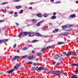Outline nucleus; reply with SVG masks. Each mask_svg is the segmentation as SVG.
<instances>
[{
	"label": "nucleus",
	"instance_id": "36",
	"mask_svg": "<svg viewBox=\"0 0 78 78\" xmlns=\"http://www.w3.org/2000/svg\"><path fill=\"white\" fill-rule=\"evenodd\" d=\"M7 3H8L7 2H3L2 3V5H5L6 4H7Z\"/></svg>",
	"mask_w": 78,
	"mask_h": 78
},
{
	"label": "nucleus",
	"instance_id": "5",
	"mask_svg": "<svg viewBox=\"0 0 78 78\" xmlns=\"http://www.w3.org/2000/svg\"><path fill=\"white\" fill-rule=\"evenodd\" d=\"M29 36H30V37H32V36H34V33L30 32H29Z\"/></svg>",
	"mask_w": 78,
	"mask_h": 78
},
{
	"label": "nucleus",
	"instance_id": "40",
	"mask_svg": "<svg viewBox=\"0 0 78 78\" xmlns=\"http://www.w3.org/2000/svg\"><path fill=\"white\" fill-rule=\"evenodd\" d=\"M13 12L12 11H11V12H9V14H12L13 13Z\"/></svg>",
	"mask_w": 78,
	"mask_h": 78
},
{
	"label": "nucleus",
	"instance_id": "63",
	"mask_svg": "<svg viewBox=\"0 0 78 78\" xmlns=\"http://www.w3.org/2000/svg\"><path fill=\"white\" fill-rule=\"evenodd\" d=\"M2 21H3L1 20V21H0V22H2Z\"/></svg>",
	"mask_w": 78,
	"mask_h": 78
},
{
	"label": "nucleus",
	"instance_id": "58",
	"mask_svg": "<svg viewBox=\"0 0 78 78\" xmlns=\"http://www.w3.org/2000/svg\"><path fill=\"white\" fill-rule=\"evenodd\" d=\"M2 43V40H0V44H1Z\"/></svg>",
	"mask_w": 78,
	"mask_h": 78
},
{
	"label": "nucleus",
	"instance_id": "52",
	"mask_svg": "<svg viewBox=\"0 0 78 78\" xmlns=\"http://www.w3.org/2000/svg\"><path fill=\"white\" fill-rule=\"evenodd\" d=\"M32 53H34V51H32Z\"/></svg>",
	"mask_w": 78,
	"mask_h": 78
},
{
	"label": "nucleus",
	"instance_id": "19",
	"mask_svg": "<svg viewBox=\"0 0 78 78\" xmlns=\"http://www.w3.org/2000/svg\"><path fill=\"white\" fill-rule=\"evenodd\" d=\"M2 42H6L8 41L7 39H4L2 40Z\"/></svg>",
	"mask_w": 78,
	"mask_h": 78
},
{
	"label": "nucleus",
	"instance_id": "17",
	"mask_svg": "<svg viewBox=\"0 0 78 78\" xmlns=\"http://www.w3.org/2000/svg\"><path fill=\"white\" fill-rule=\"evenodd\" d=\"M36 70V68L35 67H32L31 69V70H32V71H34Z\"/></svg>",
	"mask_w": 78,
	"mask_h": 78
},
{
	"label": "nucleus",
	"instance_id": "55",
	"mask_svg": "<svg viewBox=\"0 0 78 78\" xmlns=\"http://www.w3.org/2000/svg\"><path fill=\"white\" fill-rule=\"evenodd\" d=\"M51 2H54V0H51Z\"/></svg>",
	"mask_w": 78,
	"mask_h": 78
},
{
	"label": "nucleus",
	"instance_id": "59",
	"mask_svg": "<svg viewBox=\"0 0 78 78\" xmlns=\"http://www.w3.org/2000/svg\"><path fill=\"white\" fill-rule=\"evenodd\" d=\"M14 17H17V15H14Z\"/></svg>",
	"mask_w": 78,
	"mask_h": 78
},
{
	"label": "nucleus",
	"instance_id": "49",
	"mask_svg": "<svg viewBox=\"0 0 78 78\" xmlns=\"http://www.w3.org/2000/svg\"><path fill=\"white\" fill-rule=\"evenodd\" d=\"M47 48H44V50H47Z\"/></svg>",
	"mask_w": 78,
	"mask_h": 78
},
{
	"label": "nucleus",
	"instance_id": "8",
	"mask_svg": "<svg viewBox=\"0 0 78 78\" xmlns=\"http://www.w3.org/2000/svg\"><path fill=\"white\" fill-rule=\"evenodd\" d=\"M20 58V57L19 56H14L13 58H12V60L13 61H14V60H16V59H19Z\"/></svg>",
	"mask_w": 78,
	"mask_h": 78
},
{
	"label": "nucleus",
	"instance_id": "62",
	"mask_svg": "<svg viewBox=\"0 0 78 78\" xmlns=\"http://www.w3.org/2000/svg\"><path fill=\"white\" fill-rule=\"evenodd\" d=\"M38 66H39V65H40V64L39 63H38Z\"/></svg>",
	"mask_w": 78,
	"mask_h": 78
},
{
	"label": "nucleus",
	"instance_id": "14",
	"mask_svg": "<svg viewBox=\"0 0 78 78\" xmlns=\"http://www.w3.org/2000/svg\"><path fill=\"white\" fill-rule=\"evenodd\" d=\"M60 61H64V58H61V57H60V58H59V59Z\"/></svg>",
	"mask_w": 78,
	"mask_h": 78
},
{
	"label": "nucleus",
	"instance_id": "9",
	"mask_svg": "<svg viewBox=\"0 0 78 78\" xmlns=\"http://www.w3.org/2000/svg\"><path fill=\"white\" fill-rule=\"evenodd\" d=\"M72 25H69L68 27L66 26H63L62 27V28H63V29H65V28H68V27H72Z\"/></svg>",
	"mask_w": 78,
	"mask_h": 78
},
{
	"label": "nucleus",
	"instance_id": "41",
	"mask_svg": "<svg viewBox=\"0 0 78 78\" xmlns=\"http://www.w3.org/2000/svg\"><path fill=\"white\" fill-rule=\"evenodd\" d=\"M16 66H17V67H20V66L19 64H16Z\"/></svg>",
	"mask_w": 78,
	"mask_h": 78
},
{
	"label": "nucleus",
	"instance_id": "29",
	"mask_svg": "<svg viewBox=\"0 0 78 78\" xmlns=\"http://www.w3.org/2000/svg\"><path fill=\"white\" fill-rule=\"evenodd\" d=\"M63 44H64V42H59L58 43V45Z\"/></svg>",
	"mask_w": 78,
	"mask_h": 78
},
{
	"label": "nucleus",
	"instance_id": "46",
	"mask_svg": "<svg viewBox=\"0 0 78 78\" xmlns=\"http://www.w3.org/2000/svg\"><path fill=\"white\" fill-rule=\"evenodd\" d=\"M30 64V62H29L27 63V64L28 65Z\"/></svg>",
	"mask_w": 78,
	"mask_h": 78
},
{
	"label": "nucleus",
	"instance_id": "34",
	"mask_svg": "<svg viewBox=\"0 0 78 78\" xmlns=\"http://www.w3.org/2000/svg\"><path fill=\"white\" fill-rule=\"evenodd\" d=\"M23 50H27V47H25L23 48Z\"/></svg>",
	"mask_w": 78,
	"mask_h": 78
},
{
	"label": "nucleus",
	"instance_id": "60",
	"mask_svg": "<svg viewBox=\"0 0 78 78\" xmlns=\"http://www.w3.org/2000/svg\"><path fill=\"white\" fill-rule=\"evenodd\" d=\"M17 14V12H15V14Z\"/></svg>",
	"mask_w": 78,
	"mask_h": 78
},
{
	"label": "nucleus",
	"instance_id": "38",
	"mask_svg": "<svg viewBox=\"0 0 78 78\" xmlns=\"http://www.w3.org/2000/svg\"><path fill=\"white\" fill-rule=\"evenodd\" d=\"M22 34H23V33L22 32H21L20 34H19V36H21V35H22Z\"/></svg>",
	"mask_w": 78,
	"mask_h": 78
},
{
	"label": "nucleus",
	"instance_id": "21",
	"mask_svg": "<svg viewBox=\"0 0 78 78\" xmlns=\"http://www.w3.org/2000/svg\"><path fill=\"white\" fill-rule=\"evenodd\" d=\"M22 8V6H17L16 7V9H20V8Z\"/></svg>",
	"mask_w": 78,
	"mask_h": 78
},
{
	"label": "nucleus",
	"instance_id": "3",
	"mask_svg": "<svg viewBox=\"0 0 78 78\" xmlns=\"http://www.w3.org/2000/svg\"><path fill=\"white\" fill-rule=\"evenodd\" d=\"M34 58H35V57L34 55L29 56L28 57V58L29 60H32V59H34Z\"/></svg>",
	"mask_w": 78,
	"mask_h": 78
},
{
	"label": "nucleus",
	"instance_id": "20",
	"mask_svg": "<svg viewBox=\"0 0 78 78\" xmlns=\"http://www.w3.org/2000/svg\"><path fill=\"white\" fill-rule=\"evenodd\" d=\"M27 55L23 56L21 57V58H22L23 59H25V58H27Z\"/></svg>",
	"mask_w": 78,
	"mask_h": 78
},
{
	"label": "nucleus",
	"instance_id": "28",
	"mask_svg": "<svg viewBox=\"0 0 78 78\" xmlns=\"http://www.w3.org/2000/svg\"><path fill=\"white\" fill-rule=\"evenodd\" d=\"M48 16V14H45L43 15V16H44V17H47Z\"/></svg>",
	"mask_w": 78,
	"mask_h": 78
},
{
	"label": "nucleus",
	"instance_id": "56",
	"mask_svg": "<svg viewBox=\"0 0 78 78\" xmlns=\"http://www.w3.org/2000/svg\"><path fill=\"white\" fill-rule=\"evenodd\" d=\"M16 25L17 26H19V23H16Z\"/></svg>",
	"mask_w": 78,
	"mask_h": 78
},
{
	"label": "nucleus",
	"instance_id": "1",
	"mask_svg": "<svg viewBox=\"0 0 78 78\" xmlns=\"http://www.w3.org/2000/svg\"><path fill=\"white\" fill-rule=\"evenodd\" d=\"M49 73H51L55 74V75H56V76H60L61 75V74L59 73V71H50Z\"/></svg>",
	"mask_w": 78,
	"mask_h": 78
},
{
	"label": "nucleus",
	"instance_id": "42",
	"mask_svg": "<svg viewBox=\"0 0 78 78\" xmlns=\"http://www.w3.org/2000/svg\"><path fill=\"white\" fill-rule=\"evenodd\" d=\"M2 11L4 13H5V12H6V10H2Z\"/></svg>",
	"mask_w": 78,
	"mask_h": 78
},
{
	"label": "nucleus",
	"instance_id": "31",
	"mask_svg": "<svg viewBox=\"0 0 78 78\" xmlns=\"http://www.w3.org/2000/svg\"><path fill=\"white\" fill-rule=\"evenodd\" d=\"M14 69H16V70L18 69V68L17 67V66H15L14 67Z\"/></svg>",
	"mask_w": 78,
	"mask_h": 78
},
{
	"label": "nucleus",
	"instance_id": "47",
	"mask_svg": "<svg viewBox=\"0 0 78 78\" xmlns=\"http://www.w3.org/2000/svg\"><path fill=\"white\" fill-rule=\"evenodd\" d=\"M43 36L44 37H47V36H44L43 35H42V37Z\"/></svg>",
	"mask_w": 78,
	"mask_h": 78
},
{
	"label": "nucleus",
	"instance_id": "4",
	"mask_svg": "<svg viewBox=\"0 0 78 78\" xmlns=\"http://www.w3.org/2000/svg\"><path fill=\"white\" fill-rule=\"evenodd\" d=\"M44 67H40L39 68H38L37 71L38 72H41V70H44Z\"/></svg>",
	"mask_w": 78,
	"mask_h": 78
},
{
	"label": "nucleus",
	"instance_id": "48",
	"mask_svg": "<svg viewBox=\"0 0 78 78\" xmlns=\"http://www.w3.org/2000/svg\"><path fill=\"white\" fill-rule=\"evenodd\" d=\"M33 9V8H32V7H29L30 9Z\"/></svg>",
	"mask_w": 78,
	"mask_h": 78
},
{
	"label": "nucleus",
	"instance_id": "27",
	"mask_svg": "<svg viewBox=\"0 0 78 78\" xmlns=\"http://www.w3.org/2000/svg\"><path fill=\"white\" fill-rule=\"evenodd\" d=\"M75 74H77L78 73V69H76L75 72Z\"/></svg>",
	"mask_w": 78,
	"mask_h": 78
},
{
	"label": "nucleus",
	"instance_id": "43",
	"mask_svg": "<svg viewBox=\"0 0 78 78\" xmlns=\"http://www.w3.org/2000/svg\"><path fill=\"white\" fill-rule=\"evenodd\" d=\"M55 64H56V62H52V64L53 65H55Z\"/></svg>",
	"mask_w": 78,
	"mask_h": 78
},
{
	"label": "nucleus",
	"instance_id": "25",
	"mask_svg": "<svg viewBox=\"0 0 78 78\" xmlns=\"http://www.w3.org/2000/svg\"><path fill=\"white\" fill-rule=\"evenodd\" d=\"M69 34L68 33H64L63 34V36H66V35H68Z\"/></svg>",
	"mask_w": 78,
	"mask_h": 78
},
{
	"label": "nucleus",
	"instance_id": "30",
	"mask_svg": "<svg viewBox=\"0 0 78 78\" xmlns=\"http://www.w3.org/2000/svg\"><path fill=\"white\" fill-rule=\"evenodd\" d=\"M23 12V10H22L20 11L19 12V13L20 14H22V12Z\"/></svg>",
	"mask_w": 78,
	"mask_h": 78
},
{
	"label": "nucleus",
	"instance_id": "32",
	"mask_svg": "<svg viewBox=\"0 0 78 78\" xmlns=\"http://www.w3.org/2000/svg\"><path fill=\"white\" fill-rule=\"evenodd\" d=\"M42 55V53H38V54H37V56H41V55Z\"/></svg>",
	"mask_w": 78,
	"mask_h": 78
},
{
	"label": "nucleus",
	"instance_id": "18",
	"mask_svg": "<svg viewBox=\"0 0 78 78\" xmlns=\"http://www.w3.org/2000/svg\"><path fill=\"white\" fill-rule=\"evenodd\" d=\"M69 52H68V53L67 54L66 53V52H64L63 53V55H66V56H69Z\"/></svg>",
	"mask_w": 78,
	"mask_h": 78
},
{
	"label": "nucleus",
	"instance_id": "2",
	"mask_svg": "<svg viewBox=\"0 0 78 78\" xmlns=\"http://www.w3.org/2000/svg\"><path fill=\"white\" fill-rule=\"evenodd\" d=\"M61 56H62V55L61 54H59L57 55H56L55 56V58L56 59H58V58H61Z\"/></svg>",
	"mask_w": 78,
	"mask_h": 78
},
{
	"label": "nucleus",
	"instance_id": "7",
	"mask_svg": "<svg viewBox=\"0 0 78 78\" xmlns=\"http://www.w3.org/2000/svg\"><path fill=\"white\" fill-rule=\"evenodd\" d=\"M76 53H77V52H71L70 54H69V55H68V56H70L71 55H72V56H73V55H75V54Z\"/></svg>",
	"mask_w": 78,
	"mask_h": 78
},
{
	"label": "nucleus",
	"instance_id": "10",
	"mask_svg": "<svg viewBox=\"0 0 78 78\" xmlns=\"http://www.w3.org/2000/svg\"><path fill=\"white\" fill-rule=\"evenodd\" d=\"M37 16V17H42V15L41 14L39 13H37L36 14Z\"/></svg>",
	"mask_w": 78,
	"mask_h": 78
},
{
	"label": "nucleus",
	"instance_id": "33",
	"mask_svg": "<svg viewBox=\"0 0 78 78\" xmlns=\"http://www.w3.org/2000/svg\"><path fill=\"white\" fill-rule=\"evenodd\" d=\"M73 66H78V64L76 63H74L73 64Z\"/></svg>",
	"mask_w": 78,
	"mask_h": 78
},
{
	"label": "nucleus",
	"instance_id": "61",
	"mask_svg": "<svg viewBox=\"0 0 78 78\" xmlns=\"http://www.w3.org/2000/svg\"><path fill=\"white\" fill-rule=\"evenodd\" d=\"M36 60H37V61H38V60H39V59H36Z\"/></svg>",
	"mask_w": 78,
	"mask_h": 78
},
{
	"label": "nucleus",
	"instance_id": "26",
	"mask_svg": "<svg viewBox=\"0 0 78 78\" xmlns=\"http://www.w3.org/2000/svg\"><path fill=\"white\" fill-rule=\"evenodd\" d=\"M72 77L73 78H77V76H76L75 75H73V76H72Z\"/></svg>",
	"mask_w": 78,
	"mask_h": 78
},
{
	"label": "nucleus",
	"instance_id": "11",
	"mask_svg": "<svg viewBox=\"0 0 78 78\" xmlns=\"http://www.w3.org/2000/svg\"><path fill=\"white\" fill-rule=\"evenodd\" d=\"M35 35L37 36H40V37H42V35L39 33H36L35 34Z\"/></svg>",
	"mask_w": 78,
	"mask_h": 78
},
{
	"label": "nucleus",
	"instance_id": "12",
	"mask_svg": "<svg viewBox=\"0 0 78 78\" xmlns=\"http://www.w3.org/2000/svg\"><path fill=\"white\" fill-rule=\"evenodd\" d=\"M70 16V17H71V18H75V17H76V15L75 14H73L71 15Z\"/></svg>",
	"mask_w": 78,
	"mask_h": 78
},
{
	"label": "nucleus",
	"instance_id": "15",
	"mask_svg": "<svg viewBox=\"0 0 78 78\" xmlns=\"http://www.w3.org/2000/svg\"><path fill=\"white\" fill-rule=\"evenodd\" d=\"M56 18V16L54 15L51 16V19H52V20H53L54 19H55Z\"/></svg>",
	"mask_w": 78,
	"mask_h": 78
},
{
	"label": "nucleus",
	"instance_id": "23",
	"mask_svg": "<svg viewBox=\"0 0 78 78\" xmlns=\"http://www.w3.org/2000/svg\"><path fill=\"white\" fill-rule=\"evenodd\" d=\"M38 41L37 40H34L32 41V42L33 43H34V42H38Z\"/></svg>",
	"mask_w": 78,
	"mask_h": 78
},
{
	"label": "nucleus",
	"instance_id": "64",
	"mask_svg": "<svg viewBox=\"0 0 78 78\" xmlns=\"http://www.w3.org/2000/svg\"><path fill=\"white\" fill-rule=\"evenodd\" d=\"M24 78V77H21V78Z\"/></svg>",
	"mask_w": 78,
	"mask_h": 78
},
{
	"label": "nucleus",
	"instance_id": "50",
	"mask_svg": "<svg viewBox=\"0 0 78 78\" xmlns=\"http://www.w3.org/2000/svg\"><path fill=\"white\" fill-rule=\"evenodd\" d=\"M30 4V5H33V4H34V2H31Z\"/></svg>",
	"mask_w": 78,
	"mask_h": 78
},
{
	"label": "nucleus",
	"instance_id": "13",
	"mask_svg": "<svg viewBox=\"0 0 78 78\" xmlns=\"http://www.w3.org/2000/svg\"><path fill=\"white\" fill-rule=\"evenodd\" d=\"M14 69H12L10 71H9L7 72L9 74H10V73H12L13 72H14Z\"/></svg>",
	"mask_w": 78,
	"mask_h": 78
},
{
	"label": "nucleus",
	"instance_id": "45",
	"mask_svg": "<svg viewBox=\"0 0 78 78\" xmlns=\"http://www.w3.org/2000/svg\"><path fill=\"white\" fill-rule=\"evenodd\" d=\"M16 44H14L13 46V48H16Z\"/></svg>",
	"mask_w": 78,
	"mask_h": 78
},
{
	"label": "nucleus",
	"instance_id": "22",
	"mask_svg": "<svg viewBox=\"0 0 78 78\" xmlns=\"http://www.w3.org/2000/svg\"><path fill=\"white\" fill-rule=\"evenodd\" d=\"M23 34L24 35H27V34H29V32H25L23 33Z\"/></svg>",
	"mask_w": 78,
	"mask_h": 78
},
{
	"label": "nucleus",
	"instance_id": "54",
	"mask_svg": "<svg viewBox=\"0 0 78 78\" xmlns=\"http://www.w3.org/2000/svg\"><path fill=\"white\" fill-rule=\"evenodd\" d=\"M36 64H37V63H34V66H36Z\"/></svg>",
	"mask_w": 78,
	"mask_h": 78
},
{
	"label": "nucleus",
	"instance_id": "39",
	"mask_svg": "<svg viewBox=\"0 0 78 78\" xmlns=\"http://www.w3.org/2000/svg\"><path fill=\"white\" fill-rule=\"evenodd\" d=\"M51 46H49L48 47H47V48H51Z\"/></svg>",
	"mask_w": 78,
	"mask_h": 78
},
{
	"label": "nucleus",
	"instance_id": "24",
	"mask_svg": "<svg viewBox=\"0 0 78 78\" xmlns=\"http://www.w3.org/2000/svg\"><path fill=\"white\" fill-rule=\"evenodd\" d=\"M37 20H35V19H33L32 20V21L34 22V23H36V22H37Z\"/></svg>",
	"mask_w": 78,
	"mask_h": 78
},
{
	"label": "nucleus",
	"instance_id": "37",
	"mask_svg": "<svg viewBox=\"0 0 78 78\" xmlns=\"http://www.w3.org/2000/svg\"><path fill=\"white\" fill-rule=\"evenodd\" d=\"M57 65V66H59V65H60V64H61V63L59 62H58V63H57L56 64Z\"/></svg>",
	"mask_w": 78,
	"mask_h": 78
},
{
	"label": "nucleus",
	"instance_id": "57",
	"mask_svg": "<svg viewBox=\"0 0 78 78\" xmlns=\"http://www.w3.org/2000/svg\"><path fill=\"white\" fill-rule=\"evenodd\" d=\"M76 3L78 4V1H77L76 2Z\"/></svg>",
	"mask_w": 78,
	"mask_h": 78
},
{
	"label": "nucleus",
	"instance_id": "44",
	"mask_svg": "<svg viewBox=\"0 0 78 78\" xmlns=\"http://www.w3.org/2000/svg\"><path fill=\"white\" fill-rule=\"evenodd\" d=\"M45 27H44L43 28H42V30H45Z\"/></svg>",
	"mask_w": 78,
	"mask_h": 78
},
{
	"label": "nucleus",
	"instance_id": "35",
	"mask_svg": "<svg viewBox=\"0 0 78 78\" xmlns=\"http://www.w3.org/2000/svg\"><path fill=\"white\" fill-rule=\"evenodd\" d=\"M20 0H15L14 2H20Z\"/></svg>",
	"mask_w": 78,
	"mask_h": 78
},
{
	"label": "nucleus",
	"instance_id": "6",
	"mask_svg": "<svg viewBox=\"0 0 78 78\" xmlns=\"http://www.w3.org/2000/svg\"><path fill=\"white\" fill-rule=\"evenodd\" d=\"M42 23H43V22L42 21H40L36 25V26L39 27H40V26H41V24H42Z\"/></svg>",
	"mask_w": 78,
	"mask_h": 78
},
{
	"label": "nucleus",
	"instance_id": "53",
	"mask_svg": "<svg viewBox=\"0 0 78 78\" xmlns=\"http://www.w3.org/2000/svg\"><path fill=\"white\" fill-rule=\"evenodd\" d=\"M56 12H54L53 13V15H54V16H55V15H56Z\"/></svg>",
	"mask_w": 78,
	"mask_h": 78
},
{
	"label": "nucleus",
	"instance_id": "51",
	"mask_svg": "<svg viewBox=\"0 0 78 78\" xmlns=\"http://www.w3.org/2000/svg\"><path fill=\"white\" fill-rule=\"evenodd\" d=\"M44 50H45L44 49V48H42L41 50V51H44Z\"/></svg>",
	"mask_w": 78,
	"mask_h": 78
},
{
	"label": "nucleus",
	"instance_id": "16",
	"mask_svg": "<svg viewBox=\"0 0 78 78\" xmlns=\"http://www.w3.org/2000/svg\"><path fill=\"white\" fill-rule=\"evenodd\" d=\"M58 31H59V29H56L54 31H53V32L54 33H56V32H58Z\"/></svg>",
	"mask_w": 78,
	"mask_h": 78
}]
</instances>
